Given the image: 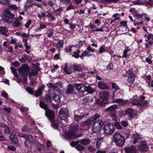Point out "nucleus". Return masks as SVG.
Returning a JSON list of instances; mask_svg holds the SVG:
<instances>
[{
  "instance_id": "1",
  "label": "nucleus",
  "mask_w": 153,
  "mask_h": 153,
  "mask_svg": "<svg viewBox=\"0 0 153 153\" xmlns=\"http://www.w3.org/2000/svg\"><path fill=\"white\" fill-rule=\"evenodd\" d=\"M45 115L51 123V125L55 129H58L59 126L58 121L55 119V112L50 109L47 110L45 112Z\"/></svg>"
},
{
  "instance_id": "2",
  "label": "nucleus",
  "mask_w": 153,
  "mask_h": 153,
  "mask_svg": "<svg viewBox=\"0 0 153 153\" xmlns=\"http://www.w3.org/2000/svg\"><path fill=\"white\" fill-rule=\"evenodd\" d=\"M113 141L116 146L122 147L125 144L126 139L120 132H115L112 136Z\"/></svg>"
},
{
  "instance_id": "3",
  "label": "nucleus",
  "mask_w": 153,
  "mask_h": 153,
  "mask_svg": "<svg viewBox=\"0 0 153 153\" xmlns=\"http://www.w3.org/2000/svg\"><path fill=\"white\" fill-rule=\"evenodd\" d=\"M18 136L20 137L24 138L25 140L24 144L26 148L28 149L31 148L32 144L35 142V140L32 135H27L22 133H18Z\"/></svg>"
},
{
  "instance_id": "4",
  "label": "nucleus",
  "mask_w": 153,
  "mask_h": 153,
  "mask_svg": "<svg viewBox=\"0 0 153 153\" xmlns=\"http://www.w3.org/2000/svg\"><path fill=\"white\" fill-rule=\"evenodd\" d=\"M78 129V126L73 125L69 127L68 130L65 133V137L68 140L76 139L78 137L76 132Z\"/></svg>"
},
{
  "instance_id": "5",
  "label": "nucleus",
  "mask_w": 153,
  "mask_h": 153,
  "mask_svg": "<svg viewBox=\"0 0 153 153\" xmlns=\"http://www.w3.org/2000/svg\"><path fill=\"white\" fill-rule=\"evenodd\" d=\"M104 124L105 122L101 120H98L94 122L91 127L92 131L94 133L99 132Z\"/></svg>"
},
{
  "instance_id": "6",
  "label": "nucleus",
  "mask_w": 153,
  "mask_h": 153,
  "mask_svg": "<svg viewBox=\"0 0 153 153\" xmlns=\"http://www.w3.org/2000/svg\"><path fill=\"white\" fill-rule=\"evenodd\" d=\"M103 128V132L107 135H111L115 131V127L114 124L108 123L104 125Z\"/></svg>"
},
{
  "instance_id": "7",
  "label": "nucleus",
  "mask_w": 153,
  "mask_h": 153,
  "mask_svg": "<svg viewBox=\"0 0 153 153\" xmlns=\"http://www.w3.org/2000/svg\"><path fill=\"white\" fill-rule=\"evenodd\" d=\"M19 72L22 76H27L30 72L28 65L27 64L22 65L19 69Z\"/></svg>"
},
{
  "instance_id": "8",
  "label": "nucleus",
  "mask_w": 153,
  "mask_h": 153,
  "mask_svg": "<svg viewBox=\"0 0 153 153\" xmlns=\"http://www.w3.org/2000/svg\"><path fill=\"white\" fill-rule=\"evenodd\" d=\"M117 108V105H113L108 108H106L105 109V111L107 112H108L111 117H115L116 116V109Z\"/></svg>"
},
{
  "instance_id": "9",
  "label": "nucleus",
  "mask_w": 153,
  "mask_h": 153,
  "mask_svg": "<svg viewBox=\"0 0 153 153\" xmlns=\"http://www.w3.org/2000/svg\"><path fill=\"white\" fill-rule=\"evenodd\" d=\"M138 150L141 152L145 153L147 152L149 148L147 145V142L142 141L140 144L138 146Z\"/></svg>"
},
{
  "instance_id": "10",
  "label": "nucleus",
  "mask_w": 153,
  "mask_h": 153,
  "mask_svg": "<svg viewBox=\"0 0 153 153\" xmlns=\"http://www.w3.org/2000/svg\"><path fill=\"white\" fill-rule=\"evenodd\" d=\"M134 109L128 108L125 111L124 114L128 116L129 120H132L136 115V114L134 113Z\"/></svg>"
},
{
  "instance_id": "11",
  "label": "nucleus",
  "mask_w": 153,
  "mask_h": 153,
  "mask_svg": "<svg viewBox=\"0 0 153 153\" xmlns=\"http://www.w3.org/2000/svg\"><path fill=\"white\" fill-rule=\"evenodd\" d=\"M68 112L64 108H62L60 109L59 113V116L62 120L66 118L68 115Z\"/></svg>"
},
{
  "instance_id": "12",
  "label": "nucleus",
  "mask_w": 153,
  "mask_h": 153,
  "mask_svg": "<svg viewBox=\"0 0 153 153\" xmlns=\"http://www.w3.org/2000/svg\"><path fill=\"white\" fill-rule=\"evenodd\" d=\"M127 73L128 77L127 79L128 82L130 84H133L134 81L136 76L135 74L132 73L131 70H128Z\"/></svg>"
},
{
  "instance_id": "13",
  "label": "nucleus",
  "mask_w": 153,
  "mask_h": 153,
  "mask_svg": "<svg viewBox=\"0 0 153 153\" xmlns=\"http://www.w3.org/2000/svg\"><path fill=\"white\" fill-rule=\"evenodd\" d=\"M75 86L77 92L79 93H83L85 91L86 86L83 84L76 83L75 84Z\"/></svg>"
},
{
  "instance_id": "14",
  "label": "nucleus",
  "mask_w": 153,
  "mask_h": 153,
  "mask_svg": "<svg viewBox=\"0 0 153 153\" xmlns=\"http://www.w3.org/2000/svg\"><path fill=\"white\" fill-rule=\"evenodd\" d=\"M99 88L101 90H107L109 88V86L103 81H100L97 84Z\"/></svg>"
},
{
  "instance_id": "15",
  "label": "nucleus",
  "mask_w": 153,
  "mask_h": 153,
  "mask_svg": "<svg viewBox=\"0 0 153 153\" xmlns=\"http://www.w3.org/2000/svg\"><path fill=\"white\" fill-rule=\"evenodd\" d=\"M99 97L100 99L108 100L109 98V94L107 91L101 92L99 94Z\"/></svg>"
},
{
  "instance_id": "16",
  "label": "nucleus",
  "mask_w": 153,
  "mask_h": 153,
  "mask_svg": "<svg viewBox=\"0 0 153 153\" xmlns=\"http://www.w3.org/2000/svg\"><path fill=\"white\" fill-rule=\"evenodd\" d=\"M74 91L73 85L71 84H68L66 90V92L67 94L69 95L73 94Z\"/></svg>"
},
{
  "instance_id": "17",
  "label": "nucleus",
  "mask_w": 153,
  "mask_h": 153,
  "mask_svg": "<svg viewBox=\"0 0 153 153\" xmlns=\"http://www.w3.org/2000/svg\"><path fill=\"white\" fill-rule=\"evenodd\" d=\"M136 149L135 146L132 145L129 147H126L124 150L126 153H132Z\"/></svg>"
},
{
  "instance_id": "18",
  "label": "nucleus",
  "mask_w": 153,
  "mask_h": 153,
  "mask_svg": "<svg viewBox=\"0 0 153 153\" xmlns=\"http://www.w3.org/2000/svg\"><path fill=\"white\" fill-rule=\"evenodd\" d=\"M126 49L123 51L122 56L123 57L127 58L130 55L131 49L129 48L128 46L126 47Z\"/></svg>"
},
{
  "instance_id": "19",
  "label": "nucleus",
  "mask_w": 153,
  "mask_h": 153,
  "mask_svg": "<svg viewBox=\"0 0 153 153\" xmlns=\"http://www.w3.org/2000/svg\"><path fill=\"white\" fill-rule=\"evenodd\" d=\"M67 65L65 64L63 68V70L64 72L67 74H70L72 73V66H71L69 68L67 67Z\"/></svg>"
},
{
  "instance_id": "20",
  "label": "nucleus",
  "mask_w": 153,
  "mask_h": 153,
  "mask_svg": "<svg viewBox=\"0 0 153 153\" xmlns=\"http://www.w3.org/2000/svg\"><path fill=\"white\" fill-rule=\"evenodd\" d=\"M10 140L15 144L18 143V139L16 135L14 134L11 133L9 136Z\"/></svg>"
},
{
  "instance_id": "21",
  "label": "nucleus",
  "mask_w": 153,
  "mask_h": 153,
  "mask_svg": "<svg viewBox=\"0 0 153 153\" xmlns=\"http://www.w3.org/2000/svg\"><path fill=\"white\" fill-rule=\"evenodd\" d=\"M92 122V121L90 118L82 123L81 124V126L82 127L86 126L87 128H89Z\"/></svg>"
},
{
  "instance_id": "22",
  "label": "nucleus",
  "mask_w": 153,
  "mask_h": 153,
  "mask_svg": "<svg viewBox=\"0 0 153 153\" xmlns=\"http://www.w3.org/2000/svg\"><path fill=\"white\" fill-rule=\"evenodd\" d=\"M141 136L139 133H136L133 135L134 140L133 143L134 144H135L138 142V140L141 139L140 137Z\"/></svg>"
},
{
  "instance_id": "23",
  "label": "nucleus",
  "mask_w": 153,
  "mask_h": 153,
  "mask_svg": "<svg viewBox=\"0 0 153 153\" xmlns=\"http://www.w3.org/2000/svg\"><path fill=\"white\" fill-rule=\"evenodd\" d=\"M8 31V28L5 27L1 26L0 27V32L1 34L5 36H7L8 33H7Z\"/></svg>"
},
{
  "instance_id": "24",
  "label": "nucleus",
  "mask_w": 153,
  "mask_h": 153,
  "mask_svg": "<svg viewBox=\"0 0 153 153\" xmlns=\"http://www.w3.org/2000/svg\"><path fill=\"white\" fill-rule=\"evenodd\" d=\"M72 68L74 71H82V69L81 66L79 65H77L75 63L73 64Z\"/></svg>"
},
{
  "instance_id": "25",
  "label": "nucleus",
  "mask_w": 153,
  "mask_h": 153,
  "mask_svg": "<svg viewBox=\"0 0 153 153\" xmlns=\"http://www.w3.org/2000/svg\"><path fill=\"white\" fill-rule=\"evenodd\" d=\"M81 52V51L79 49H78L77 51H76L73 53L71 54V56L73 57H74L76 59H78L80 57V55L79 54Z\"/></svg>"
},
{
  "instance_id": "26",
  "label": "nucleus",
  "mask_w": 153,
  "mask_h": 153,
  "mask_svg": "<svg viewBox=\"0 0 153 153\" xmlns=\"http://www.w3.org/2000/svg\"><path fill=\"white\" fill-rule=\"evenodd\" d=\"M39 105L42 108L44 109L45 111L48 109V105L43 101H41L40 102Z\"/></svg>"
},
{
  "instance_id": "27",
  "label": "nucleus",
  "mask_w": 153,
  "mask_h": 153,
  "mask_svg": "<svg viewBox=\"0 0 153 153\" xmlns=\"http://www.w3.org/2000/svg\"><path fill=\"white\" fill-rule=\"evenodd\" d=\"M85 91L88 92V93L92 94L95 93V90L91 86H88L87 87L86 86L85 88Z\"/></svg>"
},
{
  "instance_id": "28",
  "label": "nucleus",
  "mask_w": 153,
  "mask_h": 153,
  "mask_svg": "<svg viewBox=\"0 0 153 153\" xmlns=\"http://www.w3.org/2000/svg\"><path fill=\"white\" fill-rule=\"evenodd\" d=\"M24 76L23 79H22V77L19 78L18 79V83H21L23 84H25L27 82V76Z\"/></svg>"
},
{
  "instance_id": "29",
  "label": "nucleus",
  "mask_w": 153,
  "mask_h": 153,
  "mask_svg": "<svg viewBox=\"0 0 153 153\" xmlns=\"http://www.w3.org/2000/svg\"><path fill=\"white\" fill-rule=\"evenodd\" d=\"M86 103L88 105H92V102L93 101V99L92 96L86 97L85 98Z\"/></svg>"
},
{
  "instance_id": "30",
  "label": "nucleus",
  "mask_w": 153,
  "mask_h": 153,
  "mask_svg": "<svg viewBox=\"0 0 153 153\" xmlns=\"http://www.w3.org/2000/svg\"><path fill=\"white\" fill-rule=\"evenodd\" d=\"M46 16L48 19L49 22H52L56 20V18L51 13H49L48 14L46 15Z\"/></svg>"
},
{
  "instance_id": "31",
  "label": "nucleus",
  "mask_w": 153,
  "mask_h": 153,
  "mask_svg": "<svg viewBox=\"0 0 153 153\" xmlns=\"http://www.w3.org/2000/svg\"><path fill=\"white\" fill-rule=\"evenodd\" d=\"M79 143L83 144L84 145L86 146L90 143V140L88 139H84L81 140H79Z\"/></svg>"
},
{
  "instance_id": "32",
  "label": "nucleus",
  "mask_w": 153,
  "mask_h": 153,
  "mask_svg": "<svg viewBox=\"0 0 153 153\" xmlns=\"http://www.w3.org/2000/svg\"><path fill=\"white\" fill-rule=\"evenodd\" d=\"M61 97V95L55 94L53 97V99L56 103H59L61 101L60 99Z\"/></svg>"
},
{
  "instance_id": "33",
  "label": "nucleus",
  "mask_w": 153,
  "mask_h": 153,
  "mask_svg": "<svg viewBox=\"0 0 153 153\" xmlns=\"http://www.w3.org/2000/svg\"><path fill=\"white\" fill-rule=\"evenodd\" d=\"M44 99L46 102L48 103H51L52 101V98L49 94L45 95L44 96Z\"/></svg>"
},
{
  "instance_id": "34",
  "label": "nucleus",
  "mask_w": 153,
  "mask_h": 153,
  "mask_svg": "<svg viewBox=\"0 0 153 153\" xmlns=\"http://www.w3.org/2000/svg\"><path fill=\"white\" fill-rule=\"evenodd\" d=\"M85 116V114L80 116L77 115H75L74 117V119L75 121H79L82 120L83 118Z\"/></svg>"
},
{
  "instance_id": "35",
  "label": "nucleus",
  "mask_w": 153,
  "mask_h": 153,
  "mask_svg": "<svg viewBox=\"0 0 153 153\" xmlns=\"http://www.w3.org/2000/svg\"><path fill=\"white\" fill-rule=\"evenodd\" d=\"M100 117H101L100 115L99 114H96L93 115V117H91L90 119L92 122H93V121H94L98 119Z\"/></svg>"
},
{
  "instance_id": "36",
  "label": "nucleus",
  "mask_w": 153,
  "mask_h": 153,
  "mask_svg": "<svg viewBox=\"0 0 153 153\" xmlns=\"http://www.w3.org/2000/svg\"><path fill=\"white\" fill-rule=\"evenodd\" d=\"M143 4L148 5L150 6H153V0H144L143 2Z\"/></svg>"
},
{
  "instance_id": "37",
  "label": "nucleus",
  "mask_w": 153,
  "mask_h": 153,
  "mask_svg": "<svg viewBox=\"0 0 153 153\" xmlns=\"http://www.w3.org/2000/svg\"><path fill=\"white\" fill-rule=\"evenodd\" d=\"M131 102L133 105H139L140 101L139 100L136 99L134 98L133 100L131 101Z\"/></svg>"
},
{
  "instance_id": "38",
  "label": "nucleus",
  "mask_w": 153,
  "mask_h": 153,
  "mask_svg": "<svg viewBox=\"0 0 153 153\" xmlns=\"http://www.w3.org/2000/svg\"><path fill=\"white\" fill-rule=\"evenodd\" d=\"M75 148L79 151H81L82 150H84L85 149V147L80 144H79V143L75 147Z\"/></svg>"
},
{
  "instance_id": "39",
  "label": "nucleus",
  "mask_w": 153,
  "mask_h": 153,
  "mask_svg": "<svg viewBox=\"0 0 153 153\" xmlns=\"http://www.w3.org/2000/svg\"><path fill=\"white\" fill-rule=\"evenodd\" d=\"M7 5L8 6L9 9L10 10L13 9L14 10H16L18 8V7L16 5L11 4H10L9 2Z\"/></svg>"
},
{
  "instance_id": "40",
  "label": "nucleus",
  "mask_w": 153,
  "mask_h": 153,
  "mask_svg": "<svg viewBox=\"0 0 153 153\" xmlns=\"http://www.w3.org/2000/svg\"><path fill=\"white\" fill-rule=\"evenodd\" d=\"M120 25H119L118 27H121L122 26L123 27H124L128 29V27L127 25V22L126 21H123V22H120Z\"/></svg>"
},
{
  "instance_id": "41",
  "label": "nucleus",
  "mask_w": 153,
  "mask_h": 153,
  "mask_svg": "<svg viewBox=\"0 0 153 153\" xmlns=\"http://www.w3.org/2000/svg\"><path fill=\"white\" fill-rule=\"evenodd\" d=\"M103 138H100L98 139L97 141L96 145L98 149H100L101 144L102 142V140Z\"/></svg>"
},
{
  "instance_id": "42",
  "label": "nucleus",
  "mask_w": 153,
  "mask_h": 153,
  "mask_svg": "<svg viewBox=\"0 0 153 153\" xmlns=\"http://www.w3.org/2000/svg\"><path fill=\"white\" fill-rule=\"evenodd\" d=\"M148 100L143 101V102H140L139 106L142 107H147L148 106Z\"/></svg>"
},
{
  "instance_id": "43",
  "label": "nucleus",
  "mask_w": 153,
  "mask_h": 153,
  "mask_svg": "<svg viewBox=\"0 0 153 153\" xmlns=\"http://www.w3.org/2000/svg\"><path fill=\"white\" fill-rule=\"evenodd\" d=\"M72 47L71 45H69L66 47L64 49V52L67 53L70 52L72 51Z\"/></svg>"
},
{
  "instance_id": "44",
  "label": "nucleus",
  "mask_w": 153,
  "mask_h": 153,
  "mask_svg": "<svg viewBox=\"0 0 153 153\" xmlns=\"http://www.w3.org/2000/svg\"><path fill=\"white\" fill-rule=\"evenodd\" d=\"M29 131V127L28 125L26 124L24 126L22 129V132H27Z\"/></svg>"
},
{
  "instance_id": "45",
  "label": "nucleus",
  "mask_w": 153,
  "mask_h": 153,
  "mask_svg": "<svg viewBox=\"0 0 153 153\" xmlns=\"http://www.w3.org/2000/svg\"><path fill=\"white\" fill-rule=\"evenodd\" d=\"M4 21L5 23H11V22H9V20L10 19V17L9 16L7 15L6 14H4Z\"/></svg>"
},
{
  "instance_id": "46",
  "label": "nucleus",
  "mask_w": 153,
  "mask_h": 153,
  "mask_svg": "<svg viewBox=\"0 0 153 153\" xmlns=\"http://www.w3.org/2000/svg\"><path fill=\"white\" fill-rule=\"evenodd\" d=\"M13 25H14V26L16 27H18L20 26L21 23L19 22V20L18 19L16 20L13 23Z\"/></svg>"
},
{
  "instance_id": "47",
  "label": "nucleus",
  "mask_w": 153,
  "mask_h": 153,
  "mask_svg": "<svg viewBox=\"0 0 153 153\" xmlns=\"http://www.w3.org/2000/svg\"><path fill=\"white\" fill-rule=\"evenodd\" d=\"M111 85L112 86V88L116 90H118L120 89L118 85L116 84V83L114 82L112 83Z\"/></svg>"
},
{
  "instance_id": "48",
  "label": "nucleus",
  "mask_w": 153,
  "mask_h": 153,
  "mask_svg": "<svg viewBox=\"0 0 153 153\" xmlns=\"http://www.w3.org/2000/svg\"><path fill=\"white\" fill-rule=\"evenodd\" d=\"M64 44V43L63 42L59 40L58 42H57L56 45L59 48H62L63 47Z\"/></svg>"
},
{
  "instance_id": "49",
  "label": "nucleus",
  "mask_w": 153,
  "mask_h": 153,
  "mask_svg": "<svg viewBox=\"0 0 153 153\" xmlns=\"http://www.w3.org/2000/svg\"><path fill=\"white\" fill-rule=\"evenodd\" d=\"M120 124V123L119 122H116L114 125V126H115L117 128L121 129L123 128V127L121 126Z\"/></svg>"
},
{
  "instance_id": "50",
  "label": "nucleus",
  "mask_w": 153,
  "mask_h": 153,
  "mask_svg": "<svg viewBox=\"0 0 153 153\" xmlns=\"http://www.w3.org/2000/svg\"><path fill=\"white\" fill-rule=\"evenodd\" d=\"M26 91L29 94L33 95V90L32 88L27 87L26 88Z\"/></svg>"
},
{
  "instance_id": "51",
  "label": "nucleus",
  "mask_w": 153,
  "mask_h": 153,
  "mask_svg": "<svg viewBox=\"0 0 153 153\" xmlns=\"http://www.w3.org/2000/svg\"><path fill=\"white\" fill-rule=\"evenodd\" d=\"M107 69L108 70H112L113 69V65L112 62H109L106 66Z\"/></svg>"
},
{
  "instance_id": "52",
  "label": "nucleus",
  "mask_w": 153,
  "mask_h": 153,
  "mask_svg": "<svg viewBox=\"0 0 153 153\" xmlns=\"http://www.w3.org/2000/svg\"><path fill=\"white\" fill-rule=\"evenodd\" d=\"M121 125L124 127H126L128 126L129 123L127 121L122 120L120 122Z\"/></svg>"
},
{
  "instance_id": "53",
  "label": "nucleus",
  "mask_w": 153,
  "mask_h": 153,
  "mask_svg": "<svg viewBox=\"0 0 153 153\" xmlns=\"http://www.w3.org/2000/svg\"><path fill=\"white\" fill-rule=\"evenodd\" d=\"M108 100L102 99L99 103L100 106L103 105L105 106V105L107 103Z\"/></svg>"
},
{
  "instance_id": "54",
  "label": "nucleus",
  "mask_w": 153,
  "mask_h": 153,
  "mask_svg": "<svg viewBox=\"0 0 153 153\" xmlns=\"http://www.w3.org/2000/svg\"><path fill=\"white\" fill-rule=\"evenodd\" d=\"M4 133L6 134H9L10 132V130L9 127L7 125L5 128Z\"/></svg>"
},
{
  "instance_id": "55",
  "label": "nucleus",
  "mask_w": 153,
  "mask_h": 153,
  "mask_svg": "<svg viewBox=\"0 0 153 153\" xmlns=\"http://www.w3.org/2000/svg\"><path fill=\"white\" fill-rule=\"evenodd\" d=\"M39 27L37 29V31L38 30H41L45 29L46 27V26L45 25L43 24H39Z\"/></svg>"
},
{
  "instance_id": "56",
  "label": "nucleus",
  "mask_w": 153,
  "mask_h": 153,
  "mask_svg": "<svg viewBox=\"0 0 153 153\" xmlns=\"http://www.w3.org/2000/svg\"><path fill=\"white\" fill-rule=\"evenodd\" d=\"M79 143V140L76 141H72L70 143L71 146L73 147H76Z\"/></svg>"
},
{
  "instance_id": "57",
  "label": "nucleus",
  "mask_w": 153,
  "mask_h": 153,
  "mask_svg": "<svg viewBox=\"0 0 153 153\" xmlns=\"http://www.w3.org/2000/svg\"><path fill=\"white\" fill-rule=\"evenodd\" d=\"M96 150V149L94 148L93 146H89L88 148V150L91 152H94Z\"/></svg>"
},
{
  "instance_id": "58",
  "label": "nucleus",
  "mask_w": 153,
  "mask_h": 153,
  "mask_svg": "<svg viewBox=\"0 0 153 153\" xmlns=\"http://www.w3.org/2000/svg\"><path fill=\"white\" fill-rule=\"evenodd\" d=\"M34 93V95L36 97H39L42 94V92H40L38 89L35 91Z\"/></svg>"
},
{
  "instance_id": "59",
  "label": "nucleus",
  "mask_w": 153,
  "mask_h": 153,
  "mask_svg": "<svg viewBox=\"0 0 153 153\" xmlns=\"http://www.w3.org/2000/svg\"><path fill=\"white\" fill-rule=\"evenodd\" d=\"M37 148L39 151L42 152L44 150V147L43 145H38Z\"/></svg>"
},
{
  "instance_id": "60",
  "label": "nucleus",
  "mask_w": 153,
  "mask_h": 153,
  "mask_svg": "<svg viewBox=\"0 0 153 153\" xmlns=\"http://www.w3.org/2000/svg\"><path fill=\"white\" fill-rule=\"evenodd\" d=\"M130 103L131 101H129L128 100H123L121 105H129V104H130Z\"/></svg>"
},
{
  "instance_id": "61",
  "label": "nucleus",
  "mask_w": 153,
  "mask_h": 153,
  "mask_svg": "<svg viewBox=\"0 0 153 153\" xmlns=\"http://www.w3.org/2000/svg\"><path fill=\"white\" fill-rule=\"evenodd\" d=\"M2 96L6 99L8 97V94L4 91H2L1 93Z\"/></svg>"
},
{
  "instance_id": "62",
  "label": "nucleus",
  "mask_w": 153,
  "mask_h": 153,
  "mask_svg": "<svg viewBox=\"0 0 153 153\" xmlns=\"http://www.w3.org/2000/svg\"><path fill=\"white\" fill-rule=\"evenodd\" d=\"M0 2L2 4L7 5L9 1V0H0Z\"/></svg>"
},
{
  "instance_id": "63",
  "label": "nucleus",
  "mask_w": 153,
  "mask_h": 153,
  "mask_svg": "<svg viewBox=\"0 0 153 153\" xmlns=\"http://www.w3.org/2000/svg\"><path fill=\"white\" fill-rule=\"evenodd\" d=\"M7 149L9 150L12 151H15L16 150V148L15 146L12 145L8 146Z\"/></svg>"
},
{
  "instance_id": "64",
  "label": "nucleus",
  "mask_w": 153,
  "mask_h": 153,
  "mask_svg": "<svg viewBox=\"0 0 153 153\" xmlns=\"http://www.w3.org/2000/svg\"><path fill=\"white\" fill-rule=\"evenodd\" d=\"M17 41V39L14 38L13 39H11L10 41V43L11 44H14L16 45V42Z\"/></svg>"
}]
</instances>
